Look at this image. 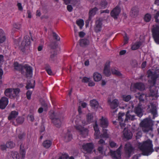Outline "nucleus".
Returning <instances> with one entry per match:
<instances>
[{"instance_id":"f257e3e1","label":"nucleus","mask_w":159,"mask_h":159,"mask_svg":"<svg viewBox=\"0 0 159 159\" xmlns=\"http://www.w3.org/2000/svg\"><path fill=\"white\" fill-rule=\"evenodd\" d=\"M139 148L142 152V154L144 156H148L154 151L152 142L149 139L144 142L139 146Z\"/></svg>"},{"instance_id":"f03ea898","label":"nucleus","mask_w":159,"mask_h":159,"mask_svg":"<svg viewBox=\"0 0 159 159\" xmlns=\"http://www.w3.org/2000/svg\"><path fill=\"white\" fill-rule=\"evenodd\" d=\"M151 123L150 120L147 118H145L141 122L140 126L142 127V130L144 132L147 133L150 130H152Z\"/></svg>"},{"instance_id":"7ed1b4c3","label":"nucleus","mask_w":159,"mask_h":159,"mask_svg":"<svg viewBox=\"0 0 159 159\" xmlns=\"http://www.w3.org/2000/svg\"><path fill=\"white\" fill-rule=\"evenodd\" d=\"M129 113V111H128L126 115L124 113H119L118 115V120L120 121V126L122 127L125 126L126 123L128 122V120L129 119V116L128 115Z\"/></svg>"},{"instance_id":"20e7f679","label":"nucleus","mask_w":159,"mask_h":159,"mask_svg":"<svg viewBox=\"0 0 159 159\" xmlns=\"http://www.w3.org/2000/svg\"><path fill=\"white\" fill-rule=\"evenodd\" d=\"M147 77L149 79L148 83L153 85H155L159 76L158 74L155 71L152 72L150 70H149L147 72Z\"/></svg>"},{"instance_id":"39448f33","label":"nucleus","mask_w":159,"mask_h":159,"mask_svg":"<svg viewBox=\"0 0 159 159\" xmlns=\"http://www.w3.org/2000/svg\"><path fill=\"white\" fill-rule=\"evenodd\" d=\"M30 44V37L28 36H26L24 37V39L20 46V49L22 52L24 53L26 50H28L29 48Z\"/></svg>"},{"instance_id":"423d86ee","label":"nucleus","mask_w":159,"mask_h":159,"mask_svg":"<svg viewBox=\"0 0 159 159\" xmlns=\"http://www.w3.org/2000/svg\"><path fill=\"white\" fill-rule=\"evenodd\" d=\"M51 118L52 122L55 126L57 128H60L61 125V116L58 114L53 112L51 115Z\"/></svg>"},{"instance_id":"0eeeda50","label":"nucleus","mask_w":159,"mask_h":159,"mask_svg":"<svg viewBox=\"0 0 159 159\" xmlns=\"http://www.w3.org/2000/svg\"><path fill=\"white\" fill-rule=\"evenodd\" d=\"M21 73L26 78H31L33 74V68L28 64L24 65Z\"/></svg>"},{"instance_id":"6e6552de","label":"nucleus","mask_w":159,"mask_h":159,"mask_svg":"<svg viewBox=\"0 0 159 159\" xmlns=\"http://www.w3.org/2000/svg\"><path fill=\"white\" fill-rule=\"evenodd\" d=\"M151 31L155 42L157 44H159V26L157 25H153Z\"/></svg>"},{"instance_id":"1a4fd4ad","label":"nucleus","mask_w":159,"mask_h":159,"mask_svg":"<svg viewBox=\"0 0 159 159\" xmlns=\"http://www.w3.org/2000/svg\"><path fill=\"white\" fill-rule=\"evenodd\" d=\"M102 19L99 18L95 21L94 29L95 32L96 33L100 32L101 31L102 25Z\"/></svg>"},{"instance_id":"9d476101","label":"nucleus","mask_w":159,"mask_h":159,"mask_svg":"<svg viewBox=\"0 0 159 159\" xmlns=\"http://www.w3.org/2000/svg\"><path fill=\"white\" fill-rule=\"evenodd\" d=\"M75 127L79 131L83 137H85L88 135V130L87 129L83 127L80 125H76Z\"/></svg>"},{"instance_id":"9b49d317","label":"nucleus","mask_w":159,"mask_h":159,"mask_svg":"<svg viewBox=\"0 0 159 159\" xmlns=\"http://www.w3.org/2000/svg\"><path fill=\"white\" fill-rule=\"evenodd\" d=\"M120 11L121 10L119 7L117 5L111 11L110 13L111 16L114 19H116Z\"/></svg>"},{"instance_id":"f8f14e48","label":"nucleus","mask_w":159,"mask_h":159,"mask_svg":"<svg viewBox=\"0 0 159 159\" xmlns=\"http://www.w3.org/2000/svg\"><path fill=\"white\" fill-rule=\"evenodd\" d=\"M84 150L88 153L91 152L93 148V145L92 143L84 144L82 145Z\"/></svg>"},{"instance_id":"ddd939ff","label":"nucleus","mask_w":159,"mask_h":159,"mask_svg":"<svg viewBox=\"0 0 159 159\" xmlns=\"http://www.w3.org/2000/svg\"><path fill=\"white\" fill-rule=\"evenodd\" d=\"M111 156L114 159H120L121 153V152L117 150L114 151L112 150H110V152Z\"/></svg>"},{"instance_id":"4468645a","label":"nucleus","mask_w":159,"mask_h":159,"mask_svg":"<svg viewBox=\"0 0 159 159\" xmlns=\"http://www.w3.org/2000/svg\"><path fill=\"white\" fill-rule=\"evenodd\" d=\"M8 102V99L6 97H2L0 100V109H4Z\"/></svg>"},{"instance_id":"2eb2a0df","label":"nucleus","mask_w":159,"mask_h":159,"mask_svg":"<svg viewBox=\"0 0 159 159\" xmlns=\"http://www.w3.org/2000/svg\"><path fill=\"white\" fill-rule=\"evenodd\" d=\"M110 62H107L104 66L103 73L104 75L107 76H109L111 74L110 71Z\"/></svg>"},{"instance_id":"dca6fc26","label":"nucleus","mask_w":159,"mask_h":159,"mask_svg":"<svg viewBox=\"0 0 159 159\" xmlns=\"http://www.w3.org/2000/svg\"><path fill=\"white\" fill-rule=\"evenodd\" d=\"M151 108L150 110V112L153 115V119H154L157 116V106L155 104L153 103H151Z\"/></svg>"},{"instance_id":"f3484780","label":"nucleus","mask_w":159,"mask_h":159,"mask_svg":"<svg viewBox=\"0 0 159 159\" xmlns=\"http://www.w3.org/2000/svg\"><path fill=\"white\" fill-rule=\"evenodd\" d=\"M134 86L135 88L141 91L144 90L145 89L144 84L142 82L136 83L134 84Z\"/></svg>"},{"instance_id":"a211bd4d","label":"nucleus","mask_w":159,"mask_h":159,"mask_svg":"<svg viewBox=\"0 0 159 159\" xmlns=\"http://www.w3.org/2000/svg\"><path fill=\"white\" fill-rule=\"evenodd\" d=\"M100 120V126L103 128H107L108 125V121L107 119L102 116Z\"/></svg>"},{"instance_id":"6ab92c4d","label":"nucleus","mask_w":159,"mask_h":159,"mask_svg":"<svg viewBox=\"0 0 159 159\" xmlns=\"http://www.w3.org/2000/svg\"><path fill=\"white\" fill-rule=\"evenodd\" d=\"M134 112L139 117H141L143 115L142 109L139 106L135 107L134 109Z\"/></svg>"},{"instance_id":"aec40b11","label":"nucleus","mask_w":159,"mask_h":159,"mask_svg":"<svg viewBox=\"0 0 159 159\" xmlns=\"http://www.w3.org/2000/svg\"><path fill=\"white\" fill-rule=\"evenodd\" d=\"M150 93L149 97H155L157 98L158 97V90H157L156 88H154L153 89L150 88Z\"/></svg>"},{"instance_id":"412c9836","label":"nucleus","mask_w":159,"mask_h":159,"mask_svg":"<svg viewBox=\"0 0 159 159\" xmlns=\"http://www.w3.org/2000/svg\"><path fill=\"white\" fill-rule=\"evenodd\" d=\"M142 43L140 41L136 42L132 45L131 48L133 50L138 49L142 45Z\"/></svg>"},{"instance_id":"4be33fe9","label":"nucleus","mask_w":159,"mask_h":159,"mask_svg":"<svg viewBox=\"0 0 159 159\" xmlns=\"http://www.w3.org/2000/svg\"><path fill=\"white\" fill-rule=\"evenodd\" d=\"M123 132V139L129 140V132L128 128V127L125 128Z\"/></svg>"},{"instance_id":"5701e85b","label":"nucleus","mask_w":159,"mask_h":159,"mask_svg":"<svg viewBox=\"0 0 159 159\" xmlns=\"http://www.w3.org/2000/svg\"><path fill=\"white\" fill-rule=\"evenodd\" d=\"M80 45L81 47H84L89 44V40L86 39H83L79 41Z\"/></svg>"},{"instance_id":"b1692460","label":"nucleus","mask_w":159,"mask_h":159,"mask_svg":"<svg viewBox=\"0 0 159 159\" xmlns=\"http://www.w3.org/2000/svg\"><path fill=\"white\" fill-rule=\"evenodd\" d=\"M57 52L56 51H54L51 52L49 60L50 61L54 62L57 60Z\"/></svg>"},{"instance_id":"393cba45","label":"nucleus","mask_w":159,"mask_h":159,"mask_svg":"<svg viewBox=\"0 0 159 159\" xmlns=\"http://www.w3.org/2000/svg\"><path fill=\"white\" fill-rule=\"evenodd\" d=\"M18 114V113L17 111H12L10 113L9 115L8 116V119L9 120H11L15 118Z\"/></svg>"},{"instance_id":"a878e982","label":"nucleus","mask_w":159,"mask_h":159,"mask_svg":"<svg viewBox=\"0 0 159 159\" xmlns=\"http://www.w3.org/2000/svg\"><path fill=\"white\" fill-rule=\"evenodd\" d=\"M131 15L133 16L136 17L139 14V8L137 7H133L131 10Z\"/></svg>"},{"instance_id":"bb28decb","label":"nucleus","mask_w":159,"mask_h":159,"mask_svg":"<svg viewBox=\"0 0 159 159\" xmlns=\"http://www.w3.org/2000/svg\"><path fill=\"white\" fill-rule=\"evenodd\" d=\"M90 105L93 108L96 109L98 107L99 104L98 101L93 99L90 101Z\"/></svg>"},{"instance_id":"cd10ccee","label":"nucleus","mask_w":159,"mask_h":159,"mask_svg":"<svg viewBox=\"0 0 159 159\" xmlns=\"http://www.w3.org/2000/svg\"><path fill=\"white\" fill-rule=\"evenodd\" d=\"M64 138V140L66 142H68L72 139V136L69 132H68L65 134Z\"/></svg>"},{"instance_id":"c85d7f7f","label":"nucleus","mask_w":159,"mask_h":159,"mask_svg":"<svg viewBox=\"0 0 159 159\" xmlns=\"http://www.w3.org/2000/svg\"><path fill=\"white\" fill-rule=\"evenodd\" d=\"M93 76L94 80L95 81H99L101 80L102 79L101 75L97 72L94 73L93 74Z\"/></svg>"},{"instance_id":"c756f323","label":"nucleus","mask_w":159,"mask_h":159,"mask_svg":"<svg viewBox=\"0 0 159 159\" xmlns=\"http://www.w3.org/2000/svg\"><path fill=\"white\" fill-rule=\"evenodd\" d=\"M6 39V37L3 30L0 29V43H3Z\"/></svg>"},{"instance_id":"7c9ffc66","label":"nucleus","mask_w":159,"mask_h":159,"mask_svg":"<svg viewBox=\"0 0 159 159\" xmlns=\"http://www.w3.org/2000/svg\"><path fill=\"white\" fill-rule=\"evenodd\" d=\"M14 66L15 69L20 71L21 73V71L24 66L23 65L19 64L17 62H14Z\"/></svg>"},{"instance_id":"2f4dec72","label":"nucleus","mask_w":159,"mask_h":159,"mask_svg":"<svg viewBox=\"0 0 159 159\" xmlns=\"http://www.w3.org/2000/svg\"><path fill=\"white\" fill-rule=\"evenodd\" d=\"M35 84V80H32L28 82L26 87L27 89L30 88H34Z\"/></svg>"},{"instance_id":"473e14b6","label":"nucleus","mask_w":159,"mask_h":159,"mask_svg":"<svg viewBox=\"0 0 159 159\" xmlns=\"http://www.w3.org/2000/svg\"><path fill=\"white\" fill-rule=\"evenodd\" d=\"M118 104L119 102L118 100L115 99L112 101L110 106L111 108L115 109L118 106Z\"/></svg>"},{"instance_id":"72a5a7b5","label":"nucleus","mask_w":159,"mask_h":159,"mask_svg":"<svg viewBox=\"0 0 159 159\" xmlns=\"http://www.w3.org/2000/svg\"><path fill=\"white\" fill-rule=\"evenodd\" d=\"M52 144V142L50 140H47L44 141L43 142V145L45 148H48L50 147Z\"/></svg>"},{"instance_id":"f704fd0d","label":"nucleus","mask_w":159,"mask_h":159,"mask_svg":"<svg viewBox=\"0 0 159 159\" xmlns=\"http://www.w3.org/2000/svg\"><path fill=\"white\" fill-rule=\"evenodd\" d=\"M12 89L11 88L7 89L4 92L5 94L7 97H11L12 95Z\"/></svg>"},{"instance_id":"c9c22d12","label":"nucleus","mask_w":159,"mask_h":159,"mask_svg":"<svg viewBox=\"0 0 159 159\" xmlns=\"http://www.w3.org/2000/svg\"><path fill=\"white\" fill-rule=\"evenodd\" d=\"M124 150L127 157H129V143H126L124 146Z\"/></svg>"},{"instance_id":"e433bc0d","label":"nucleus","mask_w":159,"mask_h":159,"mask_svg":"<svg viewBox=\"0 0 159 159\" xmlns=\"http://www.w3.org/2000/svg\"><path fill=\"white\" fill-rule=\"evenodd\" d=\"M98 10V8L96 7L90 10L89 12V16L92 18L93 16L96 14V12Z\"/></svg>"},{"instance_id":"4c0bfd02","label":"nucleus","mask_w":159,"mask_h":159,"mask_svg":"<svg viewBox=\"0 0 159 159\" xmlns=\"http://www.w3.org/2000/svg\"><path fill=\"white\" fill-rule=\"evenodd\" d=\"M11 156L13 159H19L20 156L17 152H11Z\"/></svg>"},{"instance_id":"58836bf2","label":"nucleus","mask_w":159,"mask_h":159,"mask_svg":"<svg viewBox=\"0 0 159 159\" xmlns=\"http://www.w3.org/2000/svg\"><path fill=\"white\" fill-rule=\"evenodd\" d=\"M12 97L13 98L18 96V95L20 92V89L19 88L12 89Z\"/></svg>"},{"instance_id":"ea45409f","label":"nucleus","mask_w":159,"mask_h":159,"mask_svg":"<svg viewBox=\"0 0 159 159\" xmlns=\"http://www.w3.org/2000/svg\"><path fill=\"white\" fill-rule=\"evenodd\" d=\"M49 46L51 49H54L57 48L58 44L56 41H51Z\"/></svg>"},{"instance_id":"a19ab883","label":"nucleus","mask_w":159,"mask_h":159,"mask_svg":"<svg viewBox=\"0 0 159 159\" xmlns=\"http://www.w3.org/2000/svg\"><path fill=\"white\" fill-rule=\"evenodd\" d=\"M151 19V16L150 14L149 13H147L146 14L143 18V19L144 21L146 22H149Z\"/></svg>"},{"instance_id":"79ce46f5","label":"nucleus","mask_w":159,"mask_h":159,"mask_svg":"<svg viewBox=\"0 0 159 159\" xmlns=\"http://www.w3.org/2000/svg\"><path fill=\"white\" fill-rule=\"evenodd\" d=\"M93 116L91 113H89L87 115V120L88 122L90 123L93 121Z\"/></svg>"},{"instance_id":"37998d69","label":"nucleus","mask_w":159,"mask_h":159,"mask_svg":"<svg viewBox=\"0 0 159 159\" xmlns=\"http://www.w3.org/2000/svg\"><path fill=\"white\" fill-rule=\"evenodd\" d=\"M76 23L80 27V29H82L84 24V20L81 19L77 20Z\"/></svg>"},{"instance_id":"c03bdc74","label":"nucleus","mask_w":159,"mask_h":159,"mask_svg":"<svg viewBox=\"0 0 159 159\" xmlns=\"http://www.w3.org/2000/svg\"><path fill=\"white\" fill-rule=\"evenodd\" d=\"M20 155L22 156L21 159H24L25 157V151L24 148H22L21 145H20Z\"/></svg>"},{"instance_id":"a18cd8bd","label":"nucleus","mask_w":159,"mask_h":159,"mask_svg":"<svg viewBox=\"0 0 159 159\" xmlns=\"http://www.w3.org/2000/svg\"><path fill=\"white\" fill-rule=\"evenodd\" d=\"M147 97L146 94L141 93L140 94L139 96V99L140 101L143 102L144 101L145 99H146V98Z\"/></svg>"},{"instance_id":"49530a36","label":"nucleus","mask_w":159,"mask_h":159,"mask_svg":"<svg viewBox=\"0 0 159 159\" xmlns=\"http://www.w3.org/2000/svg\"><path fill=\"white\" fill-rule=\"evenodd\" d=\"M45 69L48 75H52L53 74L51 67L48 65H47L45 67Z\"/></svg>"},{"instance_id":"de8ad7c7","label":"nucleus","mask_w":159,"mask_h":159,"mask_svg":"<svg viewBox=\"0 0 159 159\" xmlns=\"http://www.w3.org/2000/svg\"><path fill=\"white\" fill-rule=\"evenodd\" d=\"M24 121V118L22 116H19L16 119V121L18 124H21Z\"/></svg>"},{"instance_id":"09e8293b","label":"nucleus","mask_w":159,"mask_h":159,"mask_svg":"<svg viewBox=\"0 0 159 159\" xmlns=\"http://www.w3.org/2000/svg\"><path fill=\"white\" fill-rule=\"evenodd\" d=\"M107 129H103V133L100 135V137L106 138H108V135L107 133Z\"/></svg>"},{"instance_id":"8fccbe9b","label":"nucleus","mask_w":159,"mask_h":159,"mask_svg":"<svg viewBox=\"0 0 159 159\" xmlns=\"http://www.w3.org/2000/svg\"><path fill=\"white\" fill-rule=\"evenodd\" d=\"M52 36L53 38L57 41H60V38L58 35L55 32L52 31Z\"/></svg>"},{"instance_id":"3c124183","label":"nucleus","mask_w":159,"mask_h":159,"mask_svg":"<svg viewBox=\"0 0 159 159\" xmlns=\"http://www.w3.org/2000/svg\"><path fill=\"white\" fill-rule=\"evenodd\" d=\"M6 147L7 148H11L14 147L15 143L12 142H8L6 143Z\"/></svg>"},{"instance_id":"603ef678","label":"nucleus","mask_w":159,"mask_h":159,"mask_svg":"<svg viewBox=\"0 0 159 159\" xmlns=\"http://www.w3.org/2000/svg\"><path fill=\"white\" fill-rule=\"evenodd\" d=\"M111 71L113 74L116 75L118 76H120L121 75V73L118 71L114 69H111Z\"/></svg>"},{"instance_id":"864d4df0","label":"nucleus","mask_w":159,"mask_h":159,"mask_svg":"<svg viewBox=\"0 0 159 159\" xmlns=\"http://www.w3.org/2000/svg\"><path fill=\"white\" fill-rule=\"evenodd\" d=\"M100 5L103 8H105L107 7V2L106 0H102L101 2Z\"/></svg>"},{"instance_id":"5fc2aeb1","label":"nucleus","mask_w":159,"mask_h":159,"mask_svg":"<svg viewBox=\"0 0 159 159\" xmlns=\"http://www.w3.org/2000/svg\"><path fill=\"white\" fill-rule=\"evenodd\" d=\"M25 134L23 133L20 134L18 135V138L20 140H22L25 138Z\"/></svg>"},{"instance_id":"6e6d98bb","label":"nucleus","mask_w":159,"mask_h":159,"mask_svg":"<svg viewBox=\"0 0 159 159\" xmlns=\"http://www.w3.org/2000/svg\"><path fill=\"white\" fill-rule=\"evenodd\" d=\"M98 144L100 145V146H106V143L105 142V140L102 139H101L98 142Z\"/></svg>"},{"instance_id":"4d7b16f0","label":"nucleus","mask_w":159,"mask_h":159,"mask_svg":"<svg viewBox=\"0 0 159 159\" xmlns=\"http://www.w3.org/2000/svg\"><path fill=\"white\" fill-rule=\"evenodd\" d=\"M13 27L17 29H20L21 28V25L19 23H15L13 25Z\"/></svg>"},{"instance_id":"13d9d810","label":"nucleus","mask_w":159,"mask_h":159,"mask_svg":"<svg viewBox=\"0 0 159 159\" xmlns=\"http://www.w3.org/2000/svg\"><path fill=\"white\" fill-rule=\"evenodd\" d=\"M104 146H100L98 147V150L100 153L103 154L104 151Z\"/></svg>"},{"instance_id":"bf43d9fd","label":"nucleus","mask_w":159,"mask_h":159,"mask_svg":"<svg viewBox=\"0 0 159 159\" xmlns=\"http://www.w3.org/2000/svg\"><path fill=\"white\" fill-rule=\"evenodd\" d=\"M32 92L28 90L26 93L27 98L28 99H30L31 98V96L32 94Z\"/></svg>"},{"instance_id":"052dcab7","label":"nucleus","mask_w":159,"mask_h":159,"mask_svg":"<svg viewBox=\"0 0 159 159\" xmlns=\"http://www.w3.org/2000/svg\"><path fill=\"white\" fill-rule=\"evenodd\" d=\"M122 98L123 100L125 102H128L129 101V95L127 96L123 95L122 96Z\"/></svg>"},{"instance_id":"680f3d73","label":"nucleus","mask_w":159,"mask_h":159,"mask_svg":"<svg viewBox=\"0 0 159 159\" xmlns=\"http://www.w3.org/2000/svg\"><path fill=\"white\" fill-rule=\"evenodd\" d=\"M109 143L110 146L112 148H114L117 145L116 143L112 141H109Z\"/></svg>"},{"instance_id":"e2e57ef3","label":"nucleus","mask_w":159,"mask_h":159,"mask_svg":"<svg viewBox=\"0 0 159 159\" xmlns=\"http://www.w3.org/2000/svg\"><path fill=\"white\" fill-rule=\"evenodd\" d=\"M159 17V12H157L155 14L154 18L155 19V21L156 22H158L159 21V19H158V17Z\"/></svg>"},{"instance_id":"0e129e2a","label":"nucleus","mask_w":159,"mask_h":159,"mask_svg":"<svg viewBox=\"0 0 159 159\" xmlns=\"http://www.w3.org/2000/svg\"><path fill=\"white\" fill-rule=\"evenodd\" d=\"M41 105L42 107L45 111H46L47 109V104L44 102L43 101L41 102Z\"/></svg>"},{"instance_id":"69168bd1","label":"nucleus","mask_w":159,"mask_h":159,"mask_svg":"<svg viewBox=\"0 0 159 159\" xmlns=\"http://www.w3.org/2000/svg\"><path fill=\"white\" fill-rule=\"evenodd\" d=\"M129 38L127 37L126 34H125V36H124V43L123 45H125L128 43Z\"/></svg>"},{"instance_id":"338daca9","label":"nucleus","mask_w":159,"mask_h":159,"mask_svg":"<svg viewBox=\"0 0 159 159\" xmlns=\"http://www.w3.org/2000/svg\"><path fill=\"white\" fill-rule=\"evenodd\" d=\"M90 80V78H89L87 77H84L82 79V81L84 83H87L89 82Z\"/></svg>"},{"instance_id":"774afa93","label":"nucleus","mask_w":159,"mask_h":159,"mask_svg":"<svg viewBox=\"0 0 159 159\" xmlns=\"http://www.w3.org/2000/svg\"><path fill=\"white\" fill-rule=\"evenodd\" d=\"M139 79L143 81H146V77L144 75H141L139 77Z\"/></svg>"}]
</instances>
